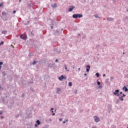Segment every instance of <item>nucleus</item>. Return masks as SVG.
I'll return each mask as SVG.
<instances>
[{
    "mask_svg": "<svg viewBox=\"0 0 128 128\" xmlns=\"http://www.w3.org/2000/svg\"><path fill=\"white\" fill-rule=\"evenodd\" d=\"M54 108H52L51 109H50V112H51L52 114V113H54Z\"/></svg>",
    "mask_w": 128,
    "mask_h": 128,
    "instance_id": "obj_25",
    "label": "nucleus"
},
{
    "mask_svg": "<svg viewBox=\"0 0 128 128\" xmlns=\"http://www.w3.org/2000/svg\"><path fill=\"white\" fill-rule=\"evenodd\" d=\"M60 122H62V118H60L59 120Z\"/></svg>",
    "mask_w": 128,
    "mask_h": 128,
    "instance_id": "obj_41",
    "label": "nucleus"
},
{
    "mask_svg": "<svg viewBox=\"0 0 128 128\" xmlns=\"http://www.w3.org/2000/svg\"><path fill=\"white\" fill-rule=\"evenodd\" d=\"M2 74L4 76H6V74L5 72H2Z\"/></svg>",
    "mask_w": 128,
    "mask_h": 128,
    "instance_id": "obj_21",
    "label": "nucleus"
},
{
    "mask_svg": "<svg viewBox=\"0 0 128 128\" xmlns=\"http://www.w3.org/2000/svg\"><path fill=\"white\" fill-rule=\"evenodd\" d=\"M84 75L85 76H87V74H84Z\"/></svg>",
    "mask_w": 128,
    "mask_h": 128,
    "instance_id": "obj_55",
    "label": "nucleus"
},
{
    "mask_svg": "<svg viewBox=\"0 0 128 128\" xmlns=\"http://www.w3.org/2000/svg\"><path fill=\"white\" fill-rule=\"evenodd\" d=\"M94 120L96 122H100V118L98 116H94Z\"/></svg>",
    "mask_w": 128,
    "mask_h": 128,
    "instance_id": "obj_3",
    "label": "nucleus"
},
{
    "mask_svg": "<svg viewBox=\"0 0 128 128\" xmlns=\"http://www.w3.org/2000/svg\"><path fill=\"white\" fill-rule=\"evenodd\" d=\"M18 116H20V115L17 114V115H16V118H18Z\"/></svg>",
    "mask_w": 128,
    "mask_h": 128,
    "instance_id": "obj_38",
    "label": "nucleus"
},
{
    "mask_svg": "<svg viewBox=\"0 0 128 128\" xmlns=\"http://www.w3.org/2000/svg\"><path fill=\"white\" fill-rule=\"evenodd\" d=\"M102 88V85H100V86H98V88Z\"/></svg>",
    "mask_w": 128,
    "mask_h": 128,
    "instance_id": "obj_37",
    "label": "nucleus"
},
{
    "mask_svg": "<svg viewBox=\"0 0 128 128\" xmlns=\"http://www.w3.org/2000/svg\"><path fill=\"white\" fill-rule=\"evenodd\" d=\"M37 62H36V60H34L32 62V64H33V66H34V64H36Z\"/></svg>",
    "mask_w": 128,
    "mask_h": 128,
    "instance_id": "obj_14",
    "label": "nucleus"
},
{
    "mask_svg": "<svg viewBox=\"0 0 128 128\" xmlns=\"http://www.w3.org/2000/svg\"><path fill=\"white\" fill-rule=\"evenodd\" d=\"M126 10L127 12H128V8H127Z\"/></svg>",
    "mask_w": 128,
    "mask_h": 128,
    "instance_id": "obj_56",
    "label": "nucleus"
},
{
    "mask_svg": "<svg viewBox=\"0 0 128 128\" xmlns=\"http://www.w3.org/2000/svg\"><path fill=\"white\" fill-rule=\"evenodd\" d=\"M122 54H124V52H123V53H122Z\"/></svg>",
    "mask_w": 128,
    "mask_h": 128,
    "instance_id": "obj_61",
    "label": "nucleus"
},
{
    "mask_svg": "<svg viewBox=\"0 0 128 128\" xmlns=\"http://www.w3.org/2000/svg\"><path fill=\"white\" fill-rule=\"evenodd\" d=\"M126 20H128V16H125L124 17L123 20L124 21Z\"/></svg>",
    "mask_w": 128,
    "mask_h": 128,
    "instance_id": "obj_17",
    "label": "nucleus"
},
{
    "mask_svg": "<svg viewBox=\"0 0 128 128\" xmlns=\"http://www.w3.org/2000/svg\"><path fill=\"white\" fill-rule=\"evenodd\" d=\"M28 56H30H30H32L34 55L32 54L30 52Z\"/></svg>",
    "mask_w": 128,
    "mask_h": 128,
    "instance_id": "obj_22",
    "label": "nucleus"
},
{
    "mask_svg": "<svg viewBox=\"0 0 128 128\" xmlns=\"http://www.w3.org/2000/svg\"><path fill=\"white\" fill-rule=\"evenodd\" d=\"M118 92H120V90H115V92H113V94H114V96H118Z\"/></svg>",
    "mask_w": 128,
    "mask_h": 128,
    "instance_id": "obj_5",
    "label": "nucleus"
},
{
    "mask_svg": "<svg viewBox=\"0 0 128 128\" xmlns=\"http://www.w3.org/2000/svg\"><path fill=\"white\" fill-rule=\"evenodd\" d=\"M55 34L56 36H60V31H58V30H56L55 32Z\"/></svg>",
    "mask_w": 128,
    "mask_h": 128,
    "instance_id": "obj_12",
    "label": "nucleus"
},
{
    "mask_svg": "<svg viewBox=\"0 0 128 128\" xmlns=\"http://www.w3.org/2000/svg\"><path fill=\"white\" fill-rule=\"evenodd\" d=\"M82 16H84V15H82V14H74L72 16V18H82Z\"/></svg>",
    "mask_w": 128,
    "mask_h": 128,
    "instance_id": "obj_1",
    "label": "nucleus"
},
{
    "mask_svg": "<svg viewBox=\"0 0 128 128\" xmlns=\"http://www.w3.org/2000/svg\"><path fill=\"white\" fill-rule=\"evenodd\" d=\"M0 70H2V66L0 65Z\"/></svg>",
    "mask_w": 128,
    "mask_h": 128,
    "instance_id": "obj_54",
    "label": "nucleus"
},
{
    "mask_svg": "<svg viewBox=\"0 0 128 128\" xmlns=\"http://www.w3.org/2000/svg\"><path fill=\"white\" fill-rule=\"evenodd\" d=\"M114 80V77L112 76L110 78V80Z\"/></svg>",
    "mask_w": 128,
    "mask_h": 128,
    "instance_id": "obj_32",
    "label": "nucleus"
},
{
    "mask_svg": "<svg viewBox=\"0 0 128 128\" xmlns=\"http://www.w3.org/2000/svg\"><path fill=\"white\" fill-rule=\"evenodd\" d=\"M49 120H50V122H52V119H50Z\"/></svg>",
    "mask_w": 128,
    "mask_h": 128,
    "instance_id": "obj_58",
    "label": "nucleus"
},
{
    "mask_svg": "<svg viewBox=\"0 0 128 128\" xmlns=\"http://www.w3.org/2000/svg\"><path fill=\"white\" fill-rule=\"evenodd\" d=\"M16 10L13 11V14H16Z\"/></svg>",
    "mask_w": 128,
    "mask_h": 128,
    "instance_id": "obj_44",
    "label": "nucleus"
},
{
    "mask_svg": "<svg viewBox=\"0 0 128 128\" xmlns=\"http://www.w3.org/2000/svg\"><path fill=\"white\" fill-rule=\"evenodd\" d=\"M4 6V4L2 3L0 4V8H2Z\"/></svg>",
    "mask_w": 128,
    "mask_h": 128,
    "instance_id": "obj_35",
    "label": "nucleus"
},
{
    "mask_svg": "<svg viewBox=\"0 0 128 128\" xmlns=\"http://www.w3.org/2000/svg\"><path fill=\"white\" fill-rule=\"evenodd\" d=\"M103 46H106V44H104Z\"/></svg>",
    "mask_w": 128,
    "mask_h": 128,
    "instance_id": "obj_48",
    "label": "nucleus"
},
{
    "mask_svg": "<svg viewBox=\"0 0 128 128\" xmlns=\"http://www.w3.org/2000/svg\"><path fill=\"white\" fill-rule=\"evenodd\" d=\"M60 92V88H57L56 92V94H58Z\"/></svg>",
    "mask_w": 128,
    "mask_h": 128,
    "instance_id": "obj_15",
    "label": "nucleus"
},
{
    "mask_svg": "<svg viewBox=\"0 0 128 128\" xmlns=\"http://www.w3.org/2000/svg\"><path fill=\"white\" fill-rule=\"evenodd\" d=\"M96 76H97V78H100V74L98 72H96Z\"/></svg>",
    "mask_w": 128,
    "mask_h": 128,
    "instance_id": "obj_20",
    "label": "nucleus"
},
{
    "mask_svg": "<svg viewBox=\"0 0 128 128\" xmlns=\"http://www.w3.org/2000/svg\"><path fill=\"white\" fill-rule=\"evenodd\" d=\"M8 32L6 30H3L2 32V34H6Z\"/></svg>",
    "mask_w": 128,
    "mask_h": 128,
    "instance_id": "obj_16",
    "label": "nucleus"
},
{
    "mask_svg": "<svg viewBox=\"0 0 128 128\" xmlns=\"http://www.w3.org/2000/svg\"><path fill=\"white\" fill-rule=\"evenodd\" d=\"M59 80H66V76L61 75L60 77H58Z\"/></svg>",
    "mask_w": 128,
    "mask_h": 128,
    "instance_id": "obj_2",
    "label": "nucleus"
},
{
    "mask_svg": "<svg viewBox=\"0 0 128 128\" xmlns=\"http://www.w3.org/2000/svg\"><path fill=\"white\" fill-rule=\"evenodd\" d=\"M36 122L38 126H40V120H37L36 121Z\"/></svg>",
    "mask_w": 128,
    "mask_h": 128,
    "instance_id": "obj_18",
    "label": "nucleus"
},
{
    "mask_svg": "<svg viewBox=\"0 0 128 128\" xmlns=\"http://www.w3.org/2000/svg\"><path fill=\"white\" fill-rule=\"evenodd\" d=\"M103 76H106V74H103Z\"/></svg>",
    "mask_w": 128,
    "mask_h": 128,
    "instance_id": "obj_53",
    "label": "nucleus"
},
{
    "mask_svg": "<svg viewBox=\"0 0 128 128\" xmlns=\"http://www.w3.org/2000/svg\"><path fill=\"white\" fill-rule=\"evenodd\" d=\"M90 65H87L86 66V72H90Z\"/></svg>",
    "mask_w": 128,
    "mask_h": 128,
    "instance_id": "obj_7",
    "label": "nucleus"
},
{
    "mask_svg": "<svg viewBox=\"0 0 128 128\" xmlns=\"http://www.w3.org/2000/svg\"><path fill=\"white\" fill-rule=\"evenodd\" d=\"M72 68L73 70H74V65H72Z\"/></svg>",
    "mask_w": 128,
    "mask_h": 128,
    "instance_id": "obj_45",
    "label": "nucleus"
},
{
    "mask_svg": "<svg viewBox=\"0 0 128 128\" xmlns=\"http://www.w3.org/2000/svg\"><path fill=\"white\" fill-rule=\"evenodd\" d=\"M24 96V94H23L22 96Z\"/></svg>",
    "mask_w": 128,
    "mask_h": 128,
    "instance_id": "obj_59",
    "label": "nucleus"
},
{
    "mask_svg": "<svg viewBox=\"0 0 128 128\" xmlns=\"http://www.w3.org/2000/svg\"><path fill=\"white\" fill-rule=\"evenodd\" d=\"M94 16L96 18H100L98 14L94 15Z\"/></svg>",
    "mask_w": 128,
    "mask_h": 128,
    "instance_id": "obj_23",
    "label": "nucleus"
},
{
    "mask_svg": "<svg viewBox=\"0 0 128 128\" xmlns=\"http://www.w3.org/2000/svg\"><path fill=\"white\" fill-rule=\"evenodd\" d=\"M4 44V41L1 42H0V46H2Z\"/></svg>",
    "mask_w": 128,
    "mask_h": 128,
    "instance_id": "obj_27",
    "label": "nucleus"
},
{
    "mask_svg": "<svg viewBox=\"0 0 128 128\" xmlns=\"http://www.w3.org/2000/svg\"><path fill=\"white\" fill-rule=\"evenodd\" d=\"M12 106H8V108H10V110H12Z\"/></svg>",
    "mask_w": 128,
    "mask_h": 128,
    "instance_id": "obj_42",
    "label": "nucleus"
},
{
    "mask_svg": "<svg viewBox=\"0 0 128 128\" xmlns=\"http://www.w3.org/2000/svg\"><path fill=\"white\" fill-rule=\"evenodd\" d=\"M0 118H4V116H1Z\"/></svg>",
    "mask_w": 128,
    "mask_h": 128,
    "instance_id": "obj_50",
    "label": "nucleus"
},
{
    "mask_svg": "<svg viewBox=\"0 0 128 128\" xmlns=\"http://www.w3.org/2000/svg\"><path fill=\"white\" fill-rule=\"evenodd\" d=\"M106 20L108 22H112V20H114V18L112 17H108V18H107Z\"/></svg>",
    "mask_w": 128,
    "mask_h": 128,
    "instance_id": "obj_6",
    "label": "nucleus"
},
{
    "mask_svg": "<svg viewBox=\"0 0 128 128\" xmlns=\"http://www.w3.org/2000/svg\"><path fill=\"white\" fill-rule=\"evenodd\" d=\"M55 115H56V114H55V113L52 114V116H55Z\"/></svg>",
    "mask_w": 128,
    "mask_h": 128,
    "instance_id": "obj_46",
    "label": "nucleus"
},
{
    "mask_svg": "<svg viewBox=\"0 0 128 128\" xmlns=\"http://www.w3.org/2000/svg\"><path fill=\"white\" fill-rule=\"evenodd\" d=\"M117 96L122 97V94H118V95H117Z\"/></svg>",
    "mask_w": 128,
    "mask_h": 128,
    "instance_id": "obj_30",
    "label": "nucleus"
},
{
    "mask_svg": "<svg viewBox=\"0 0 128 128\" xmlns=\"http://www.w3.org/2000/svg\"><path fill=\"white\" fill-rule=\"evenodd\" d=\"M68 122V120H65V121H63L62 122L63 124H66Z\"/></svg>",
    "mask_w": 128,
    "mask_h": 128,
    "instance_id": "obj_34",
    "label": "nucleus"
},
{
    "mask_svg": "<svg viewBox=\"0 0 128 128\" xmlns=\"http://www.w3.org/2000/svg\"><path fill=\"white\" fill-rule=\"evenodd\" d=\"M74 8H76V7L73 6H70L68 10L70 12H72V10H74Z\"/></svg>",
    "mask_w": 128,
    "mask_h": 128,
    "instance_id": "obj_4",
    "label": "nucleus"
},
{
    "mask_svg": "<svg viewBox=\"0 0 128 128\" xmlns=\"http://www.w3.org/2000/svg\"><path fill=\"white\" fill-rule=\"evenodd\" d=\"M30 24V21H28L26 24H24L25 26H28Z\"/></svg>",
    "mask_w": 128,
    "mask_h": 128,
    "instance_id": "obj_28",
    "label": "nucleus"
},
{
    "mask_svg": "<svg viewBox=\"0 0 128 128\" xmlns=\"http://www.w3.org/2000/svg\"><path fill=\"white\" fill-rule=\"evenodd\" d=\"M67 72H70V70H67Z\"/></svg>",
    "mask_w": 128,
    "mask_h": 128,
    "instance_id": "obj_62",
    "label": "nucleus"
},
{
    "mask_svg": "<svg viewBox=\"0 0 128 128\" xmlns=\"http://www.w3.org/2000/svg\"><path fill=\"white\" fill-rule=\"evenodd\" d=\"M2 16H8V14H6V12L4 11L2 12Z\"/></svg>",
    "mask_w": 128,
    "mask_h": 128,
    "instance_id": "obj_11",
    "label": "nucleus"
},
{
    "mask_svg": "<svg viewBox=\"0 0 128 128\" xmlns=\"http://www.w3.org/2000/svg\"><path fill=\"white\" fill-rule=\"evenodd\" d=\"M51 28L52 30V28H54V26H51Z\"/></svg>",
    "mask_w": 128,
    "mask_h": 128,
    "instance_id": "obj_51",
    "label": "nucleus"
},
{
    "mask_svg": "<svg viewBox=\"0 0 128 128\" xmlns=\"http://www.w3.org/2000/svg\"><path fill=\"white\" fill-rule=\"evenodd\" d=\"M78 70L80 71V68H78Z\"/></svg>",
    "mask_w": 128,
    "mask_h": 128,
    "instance_id": "obj_52",
    "label": "nucleus"
},
{
    "mask_svg": "<svg viewBox=\"0 0 128 128\" xmlns=\"http://www.w3.org/2000/svg\"><path fill=\"white\" fill-rule=\"evenodd\" d=\"M8 16H6L4 18V20H8Z\"/></svg>",
    "mask_w": 128,
    "mask_h": 128,
    "instance_id": "obj_29",
    "label": "nucleus"
},
{
    "mask_svg": "<svg viewBox=\"0 0 128 128\" xmlns=\"http://www.w3.org/2000/svg\"><path fill=\"white\" fill-rule=\"evenodd\" d=\"M38 124H34V126H35L36 128H38Z\"/></svg>",
    "mask_w": 128,
    "mask_h": 128,
    "instance_id": "obj_39",
    "label": "nucleus"
},
{
    "mask_svg": "<svg viewBox=\"0 0 128 128\" xmlns=\"http://www.w3.org/2000/svg\"><path fill=\"white\" fill-rule=\"evenodd\" d=\"M22 2V0H19V2Z\"/></svg>",
    "mask_w": 128,
    "mask_h": 128,
    "instance_id": "obj_57",
    "label": "nucleus"
},
{
    "mask_svg": "<svg viewBox=\"0 0 128 128\" xmlns=\"http://www.w3.org/2000/svg\"><path fill=\"white\" fill-rule=\"evenodd\" d=\"M64 29H62V30H63Z\"/></svg>",
    "mask_w": 128,
    "mask_h": 128,
    "instance_id": "obj_63",
    "label": "nucleus"
},
{
    "mask_svg": "<svg viewBox=\"0 0 128 128\" xmlns=\"http://www.w3.org/2000/svg\"><path fill=\"white\" fill-rule=\"evenodd\" d=\"M64 68H65V70H68V67H66V66H64Z\"/></svg>",
    "mask_w": 128,
    "mask_h": 128,
    "instance_id": "obj_43",
    "label": "nucleus"
},
{
    "mask_svg": "<svg viewBox=\"0 0 128 128\" xmlns=\"http://www.w3.org/2000/svg\"><path fill=\"white\" fill-rule=\"evenodd\" d=\"M4 64V62H0V66H2Z\"/></svg>",
    "mask_w": 128,
    "mask_h": 128,
    "instance_id": "obj_31",
    "label": "nucleus"
},
{
    "mask_svg": "<svg viewBox=\"0 0 128 128\" xmlns=\"http://www.w3.org/2000/svg\"><path fill=\"white\" fill-rule=\"evenodd\" d=\"M122 94V92H120V93L119 94Z\"/></svg>",
    "mask_w": 128,
    "mask_h": 128,
    "instance_id": "obj_49",
    "label": "nucleus"
},
{
    "mask_svg": "<svg viewBox=\"0 0 128 128\" xmlns=\"http://www.w3.org/2000/svg\"><path fill=\"white\" fill-rule=\"evenodd\" d=\"M122 90L126 92H128V88H126V86H124L122 88Z\"/></svg>",
    "mask_w": 128,
    "mask_h": 128,
    "instance_id": "obj_10",
    "label": "nucleus"
},
{
    "mask_svg": "<svg viewBox=\"0 0 128 128\" xmlns=\"http://www.w3.org/2000/svg\"><path fill=\"white\" fill-rule=\"evenodd\" d=\"M2 84H6V79H4V80H2Z\"/></svg>",
    "mask_w": 128,
    "mask_h": 128,
    "instance_id": "obj_24",
    "label": "nucleus"
},
{
    "mask_svg": "<svg viewBox=\"0 0 128 128\" xmlns=\"http://www.w3.org/2000/svg\"><path fill=\"white\" fill-rule=\"evenodd\" d=\"M78 36H80V34H78Z\"/></svg>",
    "mask_w": 128,
    "mask_h": 128,
    "instance_id": "obj_60",
    "label": "nucleus"
},
{
    "mask_svg": "<svg viewBox=\"0 0 128 128\" xmlns=\"http://www.w3.org/2000/svg\"><path fill=\"white\" fill-rule=\"evenodd\" d=\"M4 112H2V110H0V114L2 115V114Z\"/></svg>",
    "mask_w": 128,
    "mask_h": 128,
    "instance_id": "obj_33",
    "label": "nucleus"
},
{
    "mask_svg": "<svg viewBox=\"0 0 128 128\" xmlns=\"http://www.w3.org/2000/svg\"><path fill=\"white\" fill-rule=\"evenodd\" d=\"M55 62H58V60L56 59Z\"/></svg>",
    "mask_w": 128,
    "mask_h": 128,
    "instance_id": "obj_40",
    "label": "nucleus"
},
{
    "mask_svg": "<svg viewBox=\"0 0 128 128\" xmlns=\"http://www.w3.org/2000/svg\"><path fill=\"white\" fill-rule=\"evenodd\" d=\"M127 128H128V126L127 127Z\"/></svg>",
    "mask_w": 128,
    "mask_h": 128,
    "instance_id": "obj_64",
    "label": "nucleus"
},
{
    "mask_svg": "<svg viewBox=\"0 0 128 128\" xmlns=\"http://www.w3.org/2000/svg\"><path fill=\"white\" fill-rule=\"evenodd\" d=\"M68 86H72V82H68Z\"/></svg>",
    "mask_w": 128,
    "mask_h": 128,
    "instance_id": "obj_19",
    "label": "nucleus"
},
{
    "mask_svg": "<svg viewBox=\"0 0 128 128\" xmlns=\"http://www.w3.org/2000/svg\"><path fill=\"white\" fill-rule=\"evenodd\" d=\"M28 84H34V82H32V81H30V82H28Z\"/></svg>",
    "mask_w": 128,
    "mask_h": 128,
    "instance_id": "obj_36",
    "label": "nucleus"
},
{
    "mask_svg": "<svg viewBox=\"0 0 128 128\" xmlns=\"http://www.w3.org/2000/svg\"><path fill=\"white\" fill-rule=\"evenodd\" d=\"M97 84L98 86H100V82L97 80Z\"/></svg>",
    "mask_w": 128,
    "mask_h": 128,
    "instance_id": "obj_26",
    "label": "nucleus"
},
{
    "mask_svg": "<svg viewBox=\"0 0 128 128\" xmlns=\"http://www.w3.org/2000/svg\"><path fill=\"white\" fill-rule=\"evenodd\" d=\"M20 38H22V40H26L27 36H24L22 35L20 36Z\"/></svg>",
    "mask_w": 128,
    "mask_h": 128,
    "instance_id": "obj_9",
    "label": "nucleus"
},
{
    "mask_svg": "<svg viewBox=\"0 0 128 128\" xmlns=\"http://www.w3.org/2000/svg\"><path fill=\"white\" fill-rule=\"evenodd\" d=\"M92 128H96V126H92Z\"/></svg>",
    "mask_w": 128,
    "mask_h": 128,
    "instance_id": "obj_47",
    "label": "nucleus"
},
{
    "mask_svg": "<svg viewBox=\"0 0 128 128\" xmlns=\"http://www.w3.org/2000/svg\"><path fill=\"white\" fill-rule=\"evenodd\" d=\"M126 96V95L125 94H122V96L119 97V98H118V99H119V100H120L122 102H124V99L122 98Z\"/></svg>",
    "mask_w": 128,
    "mask_h": 128,
    "instance_id": "obj_8",
    "label": "nucleus"
},
{
    "mask_svg": "<svg viewBox=\"0 0 128 128\" xmlns=\"http://www.w3.org/2000/svg\"><path fill=\"white\" fill-rule=\"evenodd\" d=\"M58 6L56 4H54V5H52V7L56 8H57Z\"/></svg>",
    "mask_w": 128,
    "mask_h": 128,
    "instance_id": "obj_13",
    "label": "nucleus"
}]
</instances>
